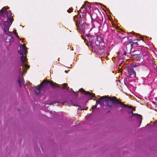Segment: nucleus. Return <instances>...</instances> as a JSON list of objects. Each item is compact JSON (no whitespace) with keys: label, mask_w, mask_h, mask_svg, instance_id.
<instances>
[{"label":"nucleus","mask_w":157,"mask_h":157,"mask_svg":"<svg viewBox=\"0 0 157 157\" xmlns=\"http://www.w3.org/2000/svg\"><path fill=\"white\" fill-rule=\"evenodd\" d=\"M98 100L100 105L102 107L104 105V102H105L106 104L105 107H109L111 108L112 107L113 104H115L117 105L118 104L120 105H124L121 102H120L117 98L116 97L114 96L112 97H109L107 96H102L98 98Z\"/></svg>","instance_id":"f257e3e1"},{"label":"nucleus","mask_w":157,"mask_h":157,"mask_svg":"<svg viewBox=\"0 0 157 157\" xmlns=\"http://www.w3.org/2000/svg\"><path fill=\"white\" fill-rule=\"evenodd\" d=\"M20 49L18 51V52L22 55L21 57V66L22 67L21 70V68H20V72L23 74L24 71H25L24 68L25 67L27 69H29L30 67V66L25 63L27 62V60L26 54L28 52L25 45L24 44L22 45H21V46H20Z\"/></svg>","instance_id":"f03ea898"},{"label":"nucleus","mask_w":157,"mask_h":157,"mask_svg":"<svg viewBox=\"0 0 157 157\" xmlns=\"http://www.w3.org/2000/svg\"><path fill=\"white\" fill-rule=\"evenodd\" d=\"M49 84L53 87L60 86L58 84L54 83L52 81H50L49 80H44L40 85L35 87V91L36 94H40V91L42 89L47 88Z\"/></svg>","instance_id":"7ed1b4c3"},{"label":"nucleus","mask_w":157,"mask_h":157,"mask_svg":"<svg viewBox=\"0 0 157 157\" xmlns=\"http://www.w3.org/2000/svg\"><path fill=\"white\" fill-rule=\"evenodd\" d=\"M85 13H83L82 14V16L81 15H76L74 16L73 20L76 22V27L79 26L83 23H85L86 20V17L85 16Z\"/></svg>","instance_id":"20e7f679"},{"label":"nucleus","mask_w":157,"mask_h":157,"mask_svg":"<svg viewBox=\"0 0 157 157\" xmlns=\"http://www.w3.org/2000/svg\"><path fill=\"white\" fill-rule=\"evenodd\" d=\"M126 75L128 77L132 78L136 76V73L132 67H129L127 68Z\"/></svg>","instance_id":"39448f33"},{"label":"nucleus","mask_w":157,"mask_h":157,"mask_svg":"<svg viewBox=\"0 0 157 157\" xmlns=\"http://www.w3.org/2000/svg\"><path fill=\"white\" fill-rule=\"evenodd\" d=\"M88 26L87 25L86 23H83L79 26L77 27L79 29V30L82 34H84L86 31H88L89 30L88 29Z\"/></svg>","instance_id":"423d86ee"},{"label":"nucleus","mask_w":157,"mask_h":157,"mask_svg":"<svg viewBox=\"0 0 157 157\" xmlns=\"http://www.w3.org/2000/svg\"><path fill=\"white\" fill-rule=\"evenodd\" d=\"M79 90L81 93L84 94L90 97H94L95 98L94 99V100H96L97 98L95 96L94 94L90 93L89 91H86L82 88L80 89Z\"/></svg>","instance_id":"0eeeda50"},{"label":"nucleus","mask_w":157,"mask_h":157,"mask_svg":"<svg viewBox=\"0 0 157 157\" xmlns=\"http://www.w3.org/2000/svg\"><path fill=\"white\" fill-rule=\"evenodd\" d=\"M6 20V21H4L3 24L4 25V29H7V30H8L10 26L12 24V20L11 17H7Z\"/></svg>","instance_id":"6e6552de"},{"label":"nucleus","mask_w":157,"mask_h":157,"mask_svg":"<svg viewBox=\"0 0 157 157\" xmlns=\"http://www.w3.org/2000/svg\"><path fill=\"white\" fill-rule=\"evenodd\" d=\"M121 103L123 104V105H119V106L120 107H122L123 108H127L128 109H130V110H127L126 111L128 112L129 113H132L133 112V110H134V109L133 108V107L132 106H129L128 105L126 104H124L122 102H121Z\"/></svg>","instance_id":"1a4fd4ad"},{"label":"nucleus","mask_w":157,"mask_h":157,"mask_svg":"<svg viewBox=\"0 0 157 157\" xmlns=\"http://www.w3.org/2000/svg\"><path fill=\"white\" fill-rule=\"evenodd\" d=\"M132 58L134 59L138 60L139 62L142 63L144 61L143 57L142 55L140 54H137L136 55L133 56Z\"/></svg>","instance_id":"9d476101"},{"label":"nucleus","mask_w":157,"mask_h":157,"mask_svg":"<svg viewBox=\"0 0 157 157\" xmlns=\"http://www.w3.org/2000/svg\"><path fill=\"white\" fill-rule=\"evenodd\" d=\"M87 37L88 39L89 40V42L90 43V45L92 46L93 43L94 41L96 40V37L94 36L90 35L89 34L87 35Z\"/></svg>","instance_id":"9b49d317"},{"label":"nucleus","mask_w":157,"mask_h":157,"mask_svg":"<svg viewBox=\"0 0 157 157\" xmlns=\"http://www.w3.org/2000/svg\"><path fill=\"white\" fill-rule=\"evenodd\" d=\"M133 47L132 45L130 42H129L128 44L126 45V49L125 50L128 53H131V50Z\"/></svg>","instance_id":"f8f14e48"},{"label":"nucleus","mask_w":157,"mask_h":157,"mask_svg":"<svg viewBox=\"0 0 157 157\" xmlns=\"http://www.w3.org/2000/svg\"><path fill=\"white\" fill-rule=\"evenodd\" d=\"M136 117L140 124V125H139V126H138V127H139L140 125L141 124V123L142 122V116L140 114H137V115L136 116Z\"/></svg>","instance_id":"ddd939ff"},{"label":"nucleus","mask_w":157,"mask_h":157,"mask_svg":"<svg viewBox=\"0 0 157 157\" xmlns=\"http://www.w3.org/2000/svg\"><path fill=\"white\" fill-rule=\"evenodd\" d=\"M96 39V40L99 42L103 43V39L101 36H98Z\"/></svg>","instance_id":"4468645a"},{"label":"nucleus","mask_w":157,"mask_h":157,"mask_svg":"<svg viewBox=\"0 0 157 157\" xmlns=\"http://www.w3.org/2000/svg\"><path fill=\"white\" fill-rule=\"evenodd\" d=\"M97 15L95 12H93L91 15V19L93 20H95L97 18Z\"/></svg>","instance_id":"2eb2a0df"},{"label":"nucleus","mask_w":157,"mask_h":157,"mask_svg":"<svg viewBox=\"0 0 157 157\" xmlns=\"http://www.w3.org/2000/svg\"><path fill=\"white\" fill-rule=\"evenodd\" d=\"M6 7L5 6L0 10V12L2 14L3 13L5 12L8 13V12L6 11Z\"/></svg>","instance_id":"dca6fc26"},{"label":"nucleus","mask_w":157,"mask_h":157,"mask_svg":"<svg viewBox=\"0 0 157 157\" xmlns=\"http://www.w3.org/2000/svg\"><path fill=\"white\" fill-rule=\"evenodd\" d=\"M140 54L139 52L138 51H132V53H131V55L132 56H133L135 55H136L137 54Z\"/></svg>","instance_id":"f3484780"},{"label":"nucleus","mask_w":157,"mask_h":157,"mask_svg":"<svg viewBox=\"0 0 157 157\" xmlns=\"http://www.w3.org/2000/svg\"><path fill=\"white\" fill-rule=\"evenodd\" d=\"M18 81L19 83L20 86L21 87V83H23V81H24L23 78H19L18 79Z\"/></svg>","instance_id":"a211bd4d"},{"label":"nucleus","mask_w":157,"mask_h":157,"mask_svg":"<svg viewBox=\"0 0 157 157\" xmlns=\"http://www.w3.org/2000/svg\"><path fill=\"white\" fill-rule=\"evenodd\" d=\"M130 42V44H132V47L134 45H135L136 47H137V45H139L137 42H133L132 41H131Z\"/></svg>","instance_id":"6ab92c4d"},{"label":"nucleus","mask_w":157,"mask_h":157,"mask_svg":"<svg viewBox=\"0 0 157 157\" xmlns=\"http://www.w3.org/2000/svg\"><path fill=\"white\" fill-rule=\"evenodd\" d=\"M67 83H64L63 84L64 86L62 88V89L67 90H68V89L67 87Z\"/></svg>","instance_id":"aec40b11"},{"label":"nucleus","mask_w":157,"mask_h":157,"mask_svg":"<svg viewBox=\"0 0 157 157\" xmlns=\"http://www.w3.org/2000/svg\"><path fill=\"white\" fill-rule=\"evenodd\" d=\"M95 45L97 46H98L99 45V44L101 42H99L97 41L96 40H95Z\"/></svg>","instance_id":"412c9836"},{"label":"nucleus","mask_w":157,"mask_h":157,"mask_svg":"<svg viewBox=\"0 0 157 157\" xmlns=\"http://www.w3.org/2000/svg\"><path fill=\"white\" fill-rule=\"evenodd\" d=\"M73 10V9L72 8H70L69 9L67 10V12L68 13H71V12H72V11Z\"/></svg>","instance_id":"4be33fe9"},{"label":"nucleus","mask_w":157,"mask_h":157,"mask_svg":"<svg viewBox=\"0 0 157 157\" xmlns=\"http://www.w3.org/2000/svg\"><path fill=\"white\" fill-rule=\"evenodd\" d=\"M96 23H97L96 25L98 26L99 28H100L101 27V24L100 23H99V22H96Z\"/></svg>","instance_id":"5701e85b"},{"label":"nucleus","mask_w":157,"mask_h":157,"mask_svg":"<svg viewBox=\"0 0 157 157\" xmlns=\"http://www.w3.org/2000/svg\"><path fill=\"white\" fill-rule=\"evenodd\" d=\"M4 32L7 35H9V34L7 33V32L9 31V29L7 30V29H6L5 28V29L4 28Z\"/></svg>","instance_id":"b1692460"},{"label":"nucleus","mask_w":157,"mask_h":157,"mask_svg":"<svg viewBox=\"0 0 157 157\" xmlns=\"http://www.w3.org/2000/svg\"><path fill=\"white\" fill-rule=\"evenodd\" d=\"M97 106H96V105H94V106H93L91 108V109H92L93 110V109H94V108H95L97 107Z\"/></svg>","instance_id":"393cba45"},{"label":"nucleus","mask_w":157,"mask_h":157,"mask_svg":"<svg viewBox=\"0 0 157 157\" xmlns=\"http://www.w3.org/2000/svg\"><path fill=\"white\" fill-rule=\"evenodd\" d=\"M99 104V101L98 99V100L96 101V104L95 105H96V106H97V105H98V104Z\"/></svg>","instance_id":"a878e982"},{"label":"nucleus","mask_w":157,"mask_h":157,"mask_svg":"<svg viewBox=\"0 0 157 157\" xmlns=\"http://www.w3.org/2000/svg\"><path fill=\"white\" fill-rule=\"evenodd\" d=\"M86 2H84V6H82L81 7V8H82L83 7H84L85 6H86Z\"/></svg>","instance_id":"bb28decb"},{"label":"nucleus","mask_w":157,"mask_h":157,"mask_svg":"<svg viewBox=\"0 0 157 157\" xmlns=\"http://www.w3.org/2000/svg\"><path fill=\"white\" fill-rule=\"evenodd\" d=\"M15 34L16 35V36L17 38H19L18 36V34L17 33H15Z\"/></svg>","instance_id":"cd10ccee"},{"label":"nucleus","mask_w":157,"mask_h":157,"mask_svg":"<svg viewBox=\"0 0 157 157\" xmlns=\"http://www.w3.org/2000/svg\"><path fill=\"white\" fill-rule=\"evenodd\" d=\"M132 116H133L135 115H136V116L137 114L136 113H134L133 112L132 113Z\"/></svg>","instance_id":"c85d7f7f"},{"label":"nucleus","mask_w":157,"mask_h":157,"mask_svg":"<svg viewBox=\"0 0 157 157\" xmlns=\"http://www.w3.org/2000/svg\"><path fill=\"white\" fill-rule=\"evenodd\" d=\"M126 53H127L126 51V50H125L124 51V52L123 53V55H125L126 54Z\"/></svg>","instance_id":"c756f323"},{"label":"nucleus","mask_w":157,"mask_h":157,"mask_svg":"<svg viewBox=\"0 0 157 157\" xmlns=\"http://www.w3.org/2000/svg\"><path fill=\"white\" fill-rule=\"evenodd\" d=\"M56 103V101H54L52 102V104L53 105L54 104H55Z\"/></svg>","instance_id":"7c9ffc66"},{"label":"nucleus","mask_w":157,"mask_h":157,"mask_svg":"<svg viewBox=\"0 0 157 157\" xmlns=\"http://www.w3.org/2000/svg\"><path fill=\"white\" fill-rule=\"evenodd\" d=\"M78 109L80 110L81 109L80 107H78Z\"/></svg>","instance_id":"2f4dec72"},{"label":"nucleus","mask_w":157,"mask_h":157,"mask_svg":"<svg viewBox=\"0 0 157 157\" xmlns=\"http://www.w3.org/2000/svg\"><path fill=\"white\" fill-rule=\"evenodd\" d=\"M95 20H93L92 19H91L92 22H93V21H94Z\"/></svg>","instance_id":"473e14b6"},{"label":"nucleus","mask_w":157,"mask_h":157,"mask_svg":"<svg viewBox=\"0 0 157 157\" xmlns=\"http://www.w3.org/2000/svg\"><path fill=\"white\" fill-rule=\"evenodd\" d=\"M133 67H136V65L135 64H134L133 65Z\"/></svg>","instance_id":"72a5a7b5"},{"label":"nucleus","mask_w":157,"mask_h":157,"mask_svg":"<svg viewBox=\"0 0 157 157\" xmlns=\"http://www.w3.org/2000/svg\"><path fill=\"white\" fill-rule=\"evenodd\" d=\"M13 32H14V33H16V30H14L13 31Z\"/></svg>","instance_id":"f704fd0d"},{"label":"nucleus","mask_w":157,"mask_h":157,"mask_svg":"<svg viewBox=\"0 0 157 157\" xmlns=\"http://www.w3.org/2000/svg\"><path fill=\"white\" fill-rule=\"evenodd\" d=\"M65 72L66 73H68V71H66V70H65Z\"/></svg>","instance_id":"c9c22d12"},{"label":"nucleus","mask_w":157,"mask_h":157,"mask_svg":"<svg viewBox=\"0 0 157 157\" xmlns=\"http://www.w3.org/2000/svg\"><path fill=\"white\" fill-rule=\"evenodd\" d=\"M110 112V110H108V111H107V113H109Z\"/></svg>","instance_id":"e433bc0d"},{"label":"nucleus","mask_w":157,"mask_h":157,"mask_svg":"<svg viewBox=\"0 0 157 157\" xmlns=\"http://www.w3.org/2000/svg\"><path fill=\"white\" fill-rule=\"evenodd\" d=\"M74 106H76V104H73Z\"/></svg>","instance_id":"4c0bfd02"},{"label":"nucleus","mask_w":157,"mask_h":157,"mask_svg":"<svg viewBox=\"0 0 157 157\" xmlns=\"http://www.w3.org/2000/svg\"><path fill=\"white\" fill-rule=\"evenodd\" d=\"M9 33H11V32H9Z\"/></svg>","instance_id":"58836bf2"},{"label":"nucleus","mask_w":157,"mask_h":157,"mask_svg":"<svg viewBox=\"0 0 157 157\" xmlns=\"http://www.w3.org/2000/svg\"><path fill=\"white\" fill-rule=\"evenodd\" d=\"M93 27H95V26L94 25V26H93Z\"/></svg>","instance_id":"ea45409f"},{"label":"nucleus","mask_w":157,"mask_h":157,"mask_svg":"<svg viewBox=\"0 0 157 157\" xmlns=\"http://www.w3.org/2000/svg\"><path fill=\"white\" fill-rule=\"evenodd\" d=\"M58 103H59V102H58Z\"/></svg>","instance_id":"a19ab883"},{"label":"nucleus","mask_w":157,"mask_h":157,"mask_svg":"<svg viewBox=\"0 0 157 157\" xmlns=\"http://www.w3.org/2000/svg\"><path fill=\"white\" fill-rule=\"evenodd\" d=\"M156 122H157V120L156 121Z\"/></svg>","instance_id":"79ce46f5"}]
</instances>
